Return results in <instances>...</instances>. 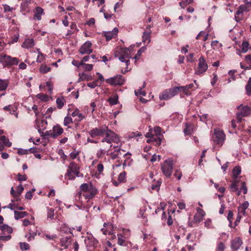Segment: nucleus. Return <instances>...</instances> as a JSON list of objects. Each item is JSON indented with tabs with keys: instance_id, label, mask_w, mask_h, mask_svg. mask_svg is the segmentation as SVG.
I'll return each mask as SVG.
<instances>
[{
	"instance_id": "obj_1",
	"label": "nucleus",
	"mask_w": 251,
	"mask_h": 251,
	"mask_svg": "<svg viewBox=\"0 0 251 251\" xmlns=\"http://www.w3.org/2000/svg\"><path fill=\"white\" fill-rule=\"evenodd\" d=\"M91 137L95 138L98 136H104L101 140L102 147H104V143L110 144L112 142L118 144L121 142L119 136L113 131L109 129L106 125H102L98 127L92 128L88 132Z\"/></svg>"
},
{
	"instance_id": "obj_2",
	"label": "nucleus",
	"mask_w": 251,
	"mask_h": 251,
	"mask_svg": "<svg viewBox=\"0 0 251 251\" xmlns=\"http://www.w3.org/2000/svg\"><path fill=\"white\" fill-rule=\"evenodd\" d=\"M80 189L81 194L87 200L93 198L98 192L97 188L91 183L82 184Z\"/></svg>"
},
{
	"instance_id": "obj_3",
	"label": "nucleus",
	"mask_w": 251,
	"mask_h": 251,
	"mask_svg": "<svg viewBox=\"0 0 251 251\" xmlns=\"http://www.w3.org/2000/svg\"><path fill=\"white\" fill-rule=\"evenodd\" d=\"M80 189L81 194L87 200L93 198L98 192L97 188L91 183L82 184Z\"/></svg>"
},
{
	"instance_id": "obj_4",
	"label": "nucleus",
	"mask_w": 251,
	"mask_h": 251,
	"mask_svg": "<svg viewBox=\"0 0 251 251\" xmlns=\"http://www.w3.org/2000/svg\"><path fill=\"white\" fill-rule=\"evenodd\" d=\"M80 189L81 194L87 200L93 198L98 192L97 188L91 183L82 184Z\"/></svg>"
},
{
	"instance_id": "obj_5",
	"label": "nucleus",
	"mask_w": 251,
	"mask_h": 251,
	"mask_svg": "<svg viewBox=\"0 0 251 251\" xmlns=\"http://www.w3.org/2000/svg\"><path fill=\"white\" fill-rule=\"evenodd\" d=\"M241 173V168L239 166H235L232 170V183L230 186V191L235 192L238 196L240 195V191L238 190V183L239 182Z\"/></svg>"
},
{
	"instance_id": "obj_6",
	"label": "nucleus",
	"mask_w": 251,
	"mask_h": 251,
	"mask_svg": "<svg viewBox=\"0 0 251 251\" xmlns=\"http://www.w3.org/2000/svg\"><path fill=\"white\" fill-rule=\"evenodd\" d=\"M226 139V135L224 131L219 128L215 129L211 136V141L214 146H223Z\"/></svg>"
},
{
	"instance_id": "obj_7",
	"label": "nucleus",
	"mask_w": 251,
	"mask_h": 251,
	"mask_svg": "<svg viewBox=\"0 0 251 251\" xmlns=\"http://www.w3.org/2000/svg\"><path fill=\"white\" fill-rule=\"evenodd\" d=\"M19 62V60L16 57H12L4 53L0 54V63L4 68H10L12 66L17 65Z\"/></svg>"
},
{
	"instance_id": "obj_8",
	"label": "nucleus",
	"mask_w": 251,
	"mask_h": 251,
	"mask_svg": "<svg viewBox=\"0 0 251 251\" xmlns=\"http://www.w3.org/2000/svg\"><path fill=\"white\" fill-rule=\"evenodd\" d=\"M174 166L173 160L168 158L162 164L161 169L163 175L167 178L170 177L172 174Z\"/></svg>"
},
{
	"instance_id": "obj_9",
	"label": "nucleus",
	"mask_w": 251,
	"mask_h": 251,
	"mask_svg": "<svg viewBox=\"0 0 251 251\" xmlns=\"http://www.w3.org/2000/svg\"><path fill=\"white\" fill-rule=\"evenodd\" d=\"M131 50L129 48H121L115 52V56L122 62L125 61V59H129L131 57Z\"/></svg>"
},
{
	"instance_id": "obj_10",
	"label": "nucleus",
	"mask_w": 251,
	"mask_h": 251,
	"mask_svg": "<svg viewBox=\"0 0 251 251\" xmlns=\"http://www.w3.org/2000/svg\"><path fill=\"white\" fill-rule=\"evenodd\" d=\"M179 92L178 87H175L164 91L159 98L161 100H168L175 96Z\"/></svg>"
},
{
	"instance_id": "obj_11",
	"label": "nucleus",
	"mask_w": 251,
	"mask_h": 251,
	"mask_svg": "<svg viewBox=\"0 0 251 251\" xmlns=\"http://www.w3.org/2000/svg\"><path fill=\"white\" fill-rule=\"evenodd\" d=\"M109 148L107 150V155L109 156L112 159L119 158L121 151V147L119 146H114L111 143L108 144Z\"/></svg>"
},
{
	"instance_id": "obj_12",
	"label": "nucleus",
	"mask_w": 251,
	"mask_h": 251,
	"mask_svg": "<svg viewBox=\"0 0 251 251\" xmlns=\"http://www.w3.org/2000/svg\"><path fill=\"white\" fill-rule=\"evenodd\" d=\"M238 110H241L240 112L237 113V120L238 122H241L242 118L250 115L251 113V108L248 106L242 107V105L238 106Z\"/></svg>"
},
{
	"instance_id": "obj_13",
	"label": "nucleus",
	"mask_w": 251,
	"mask_h": 251,
	"mask_svg": "<svg viewBox=\"0 0 251 251\" xmlns=\"http://www.w3.org/2000/svg\"><path fill=\"white\" fill-rule=\"evenodd\" d=\"M208 69V65L203 56H201L199 59L198 67L195 71L196 75H200L205 72Z\"/></svg>"
},
{
	"instance_id": "obj_14",
	"label": "nucleus",
	"mask_w": 251,
	"mask_h": 251,
	"mask_svg": "<svg viewBox=\"0 0 251 251\" xmlns=\"http://www.w3.org/2000/svg\"><path fill=\"white\" fill-rule=\"evenodd\" d=\"M117 229V226L114 225L113 222H108L103 224V227L101 229V230L105 235L107 234L113 235Z\"/></svg>"
},
{
	"instance_id": "obj_15",
	"label": "nucleus",
	"mask_w": 251,
	"mask_h": 251,
	"mask_svg": "<svg viewBox=\"0 0 251 251\" xmlns=\"http://www.w3.org/2000/svg\"><path fill=\"white\" fill-rule=\"evenodd\" d=\"M105 81L111 85H122L124 84L125 78L122 75H119L106 79Z\"/></svg>"
},
{
	"instance_id": "obj_16",
	"label": "nucleus",
	"mask_w": 251,
	"mask_h": 251,
	"mask_svg": "<svg viewBox=\"0 0 251 251\" xmlns=\"http://www.w3.org/2000/svg\"><path fill=\"white\" fill-rule=\"evenodd\" d=\"M63 132V128L58 125L54 126L52 130L46 131L45 132V135L49 137L55 138L61 135Z\"/></svg>"
},
{
	"instance_id": "obj_17",
	"label": "nucleus",
	"mask_w": 251,
	"mask_h": 251,
	"mask_svg": "<svg viewBox=\"0 0 251 251\" xmlns=\"http://www.w3.org/2000/svg\"><path fill=\"white\" fill-rule=\"evenodd\" d=\"M92 43L90 41L85 42L80 47L79 52L81 54H90L92 52Z\"/></svg>"
},
{
	"instance_id": "obj_18",
	"label": "nucleus",
	"mask_w": 251,
	"mask_h": 251,
	"mask_svg": "<svg viewBox=\"0 0 251 251\" xmlns=\"http://www.w3.org/2000/svg\"><path fill=\"white\" fill-rule=\"evenodd\" d=\"M249 205L248 201H246L239 206L238 209V214L236 220H240L243 218V216L245 215L246 210L248 208Z\"/></svg>"
},
{
	"instance_id": "obj_19",
	"label": "nucleus",
	"mask_w": 251,
	"mask_h": 251,
	"mask_svg": "<svg viewBox=\"0 0 251 251\" xmlns=\"http://www.w3.org/2000/svg\"><path fill=\"white\" fill-rule=\"evenodd\" d=\"M118 29L115 27L112 31H105L104 32V36L107 41L110 40L113 38H115L118 34Z\"/></svg>"
},
{
	"instance_id": "obj_20",
	"label": "nucleus",
	"mask_w": 251,
	"mask_h": 251,
	"mask_svg": "<svg viewBox=\"0 0 251 251\" xmlns=\"http://www.w3.org/2000/svg\"><path fill=\"white\" fill-rule=\"evenodd\" d=\"M68 170L73 172V174H75L77 177L83 176V175L80 174L79 172V168L77 164L74 162L70 163Z\"/></svg>"
},
{
	"instance_id": "obj_21",
	"label": "nucleus",
	"mask_w": 251,
	"mask_h": 251,
	"mask_svg": "<svg viewBox=\"0 0 251 251\" xmlns=\"http://www.w3.org/2000/svg\"><path fill=\"white\" fill-rule=\"evenodd\" d=\"M247 8L245 5H241L239 7L235 14V19L237 22L241 21L243 17V13L246 11Z\"/></svg>"
},
{
	"instance_id": "obj_22",
	"label": "nucleus",
	"mask_w": 251,
	"mask_h": 251,
	"mask_svg": "<svg viewBox=\"0 0 251 251\" xmlns=\"http://www.w3.org/2000/svg\"><path fill=\"white\" fill-rule=\"evenodd\" d=\"M243 242L239 238H236L231 242V248L232 250L237 251L242 245Z\"/></svg>"
},
{
	"instance_id": "obj_23",
	"label": "nucleus",
	"mask_w": 251,
	"mask_h": 251,
	"mask_svg": "<svg viewBox=\"0 0 251 251\" xmlns=\"http://www.w3.org/2000/svg\"><path fill=\"white\" fill-rule=\"evenodd\" d=\"M118 244L121 246H127L131 247V243L126 241L124 238V236L121 234H118Z\"/></svg>"
},
{
	"instance_id": "obj_24",
	"label": "nucleus",
	"mask_w": 251,
	"mask_h": 251,
	"mask_svg": "<svg viewBox=\"0 0 251 251\" xmlns=\"http://www.w3.org/2000/svg\"><path fill=\"white\" fill-rule=\"evenodd\" d=\"M34 13L33 19L38 21L41 20V16L44 13L43 9L40 7H37Z\"/></svg>"
},
{
	"instance_id": "obj_25",
	"label": "nucleus",
	"mask_w": 251,
	"mask_h": 251,
	"mask_svg": "<svg viewBox=\"0 0 251 251\" xmlns=\"http://www.w3.org/2000/svg\"><path fill=\"white\" fill-rule=\"evenodd\" d=\"M35 45L34 41L33 39H26L22 45V47L25 49H30Z\"/></svg>"
},
{
	"instance_id": "obj_26",
	"label": "nucleus",
	"mask_w": 251,
	"mask_h": 251,
	"mask_svg": "<svg viewBox=\"0 0 251 251\" xmlns=\"http://www.w3.org/2000/svg\"><path fill=\"white\" fill-rule=\"evenodd\" d=\"M193 86L194 84L192 83L187 85L185 86H179L178 87L179 91L183 92V93L186 96H189L191 95V92L189 91V89H191Z\"/></svg>"
},
{
	"instance_id": "obj_27",
	"label": "nucleus",
	"mask_w": 251,
	"mask_h": 251,
	"mask_svg": "<svg viewBox=\"0 0 251 251\" xmlns=\"http://www.w3.org/2000/svg\"><path fill=\"white\" fill-rule=\"evenodd\" d=\"M1 146V151L4 149V146L7 147H10L11 146V143L9 142L8 139H7L5 136H1L0 137V146Z\"/></svg>"
},
{
	"instance_id": "obj_28",
	"label": "nucleus",
	"mask_w": 251,
	"mask_h": 251,
	"mask_svg": "<svg viewBox=\"0 0 251 251\" xmlns=\"http://www.w3.org/2000/svg\"><path fill=\"white\" fill-rule=\"evenodd\" d=\"M2 221H0V230H1L3 233H11L13 231L12 228L6 225L2 224Z\"/></svg>"
},
{
	"instance_id": "obj_29",
	"label": "nucleus",
	"mask_w": 251,
	"mask_h": 251,
	"mask_svg": "<svg viewBox=\"0 0 251 251\" xmlns=\"http://www.w3.org/2000/svg\"><path fill=\"white\" fill-rule=\"evenodd\" d=\"M205 215V212L203 209L198 208L197 213L195 215L194 220H201Z\"/></svg>"
},
{
	"instance_id": "obj_30",
	"label": "nucleus",
	"mask_w": 251,
	"mask_h": 251,
	"mask_svg": "<svg viewBox=\"0 0 251 251\" xmlns=\"http://www.w3.org/2000/svg\"><path fill=\"white\" fill-rule=\"evenodd\" d=\"M79 78L77 82H80L82 80H91L92 79V77L91 75H87L84 73H79L78 74Z\"/></svg>"
},
{
	"instance_id": "obj_31",
	"label": "nucleus",
	"mask_w": 251,
	"mask_h": 251,
	"mask_svg": "<svg viewBox=\"0 0 251 251\" xmlns=\"http://www.w3.org/2000/svg\"><path fill=\"white\" fill-rule=\"evenodd\" d=\"M151 31L144 32L142 35V42L144 43L147 42V44H149L151 41Z\"/></svg>"
},
{
	"instance_id": "obj_32",
	"label": "nucleus",
	"mask_w": 251,
	"mask_h": 251,
	"mask_svg": "<svg viewBox=\"0 0 251 251\" xmlns=\"http://www.w3.org/2000/svg\"><path fill=\"white\" fill-rule=\"evenodd\" d=\"M3 109L5 111H9L10 114H13L14 112L16 111L17 108L15 105L10 104L4 106Z\"/></svg>"
},
{
	"instance_id": "obj_33",
	"label": "nucleus",
	"mask_w": 251,
	"mask_h": 251,
	"mask_svg": "<svg viewBox=\"0 0 251 251\" xmlns=\"http://www.w3.org/2000/svg\"><path fill=\"white\" fill-rule=\"evenodd\" d=\"M15 218L16 220L22 219L27 215V213L26 212H20L17 211H14Z\"/></svg>"
},
{
	"instance_id": "obj_34",
	"label": "nucleus",
	"mask_w": 251,
	"mask_h": 251,
	"mask_svg": "<svg viewBox=\"0 0 251 251\" xmlns=\"http://www.w3.org/2000/svg\"><path fill=\"white\" fill-rule=\"evenodd\" d=\"M65 102V100L62 97H59V98H57V99L56 100V103L57 107L59 109H61L63 107Z\"/></svg>"
},
{
	"instance_id": "obj_35",
	"label": "nucleus",
	"mask_w": 251,
	"mask_h": 251,
	"mask_svg": "<svg viewBox=\"0 0 251 251\" xmlns=\"http://www.w3.org/2000/svg\"><path fill=\"white\" fill-rule=\"evenodd\" d=\"M23 221V226L27 227V229L28 230V229L31 228L32 229H35V227L34 226V223L32 222V221Z\"/></svg>"
},
{
	"instance_id": "obj_36",
	"label": "nucleus",
	"mask_w": 251,
	"mask_h": 251,
	"mask_svg": "<svg viewBox=\"0 0 251 251\" xmlns=\"http://www.w3.org/2000/svg\"><path fill=\"white\" fill-rule=\"evenodd\" d=\"M8 80L0 79V91L5 90L8 87Z\"/></svg>"
},
{
	"instance_id": "obj_37",
	"label": "nucleus",
	"mask_w": 251,
	"mask_h": 251,
	"mask_svg": "<svg viewBox=\"0 0 251 251\" xmlns=\"http://www.w3.org/2000/svg\"><path fill=\"white\" fill-rule=\"evenodd\" d=\"M70 239L68 238H63L61 239L60 244L61 246L65 249L67 248L70 245Z\"/></svg>"
},
{
	"instance_id": "obj_38",
	"label": "nucleus",
	"mask_w": 251,
	"mask_h": 251,
	"mask_svg": "<svg viewBox=\"0 0 251 251\" xmlns=\"http://www.w3.org/2000/svg\"><path fill=\"white\" fill-rule=\"evenodd\" d=\"M108 102L111 105H115L118 102V96L115 94L113 97H110L108 100Z\"/></svg>"
},
{
	"instance_id": "obj_39",
	"label": "nucleus",
	"mask_w": 251,
	"mask_h": 251,
	"mask_svg": "<svg viewBox=\"0 0 251 251\" xmlns=\"http://www.w3.org/2000/svg\"><path fill=\"white\" fill-rule=\"evenodd\" d=\"M3 9H4V12L5 13H6V12L13 13V12L14 11H15V10L16 9L15 7L10 6V5L7 4H3Z\"/></svg>"
},
{
	"instance_id": "obj_40",
	"label": "nucleus",
	"mask_w": 251,
	"mask_h": 251,
	"mask_svg": "<svg viewBox=\"0 0 251 251\" xmlns=\"http://www.w3.org/2000/svg\"><path fill=\"white\" fill-rule=\"evenodd\" d=\"M146 50V48L145 47H143L142 48H141L138 51H137V53L136 54L135 56L133 58V59H135V62L136 63L137 60H138L141 55V53L144 52Z\"/></svg>"
},
{
	"instance_id": "obj_41",
	"label": "nucleus",
	"mask_w": 251,
	"mask_h": 251,
	"mask_svg": "<svg viewBox=\"0 0 251 251\" xmlns=\"http://www.w3.org/2000/svg\"><path fill=\"white\" fill-rule=\"evenodd\" d=\"M73 123L72 118L70 116H66L65 117L64 120V125L67 126L68 128H70L71 126H69L70 124Z\"/></svg>"
},
{
	"instance_id": "obj_42",
	"label": "nucleus",
	"mask_w": 251,
	"mask_h": 251,
	"mask_svg": "<svg viewBox=\"0 0 251 251\" xmlns=\"http://www.w3.org/2000/svg\"><path fill=\"white\" fill-rule=\"evenodd\" d=\"M36 97L42 101H47L49 100V97L44 94L40 93L36 95Z\"/></svg>"
},
{
	"instance_id": "obj_43",
	"label": "nucleus",
	"mask_w": 251,
	"mask_h": 251,
	"mask_svg": "<svg viewBox=\"0 0 251 251\" xmlns=\"http://www.w3.org/2000/svg\"><path fill=\"white\" fill-rule=\"evenodd\" d=\"M50 71V68L46 65L43 64L40 68V71L43 74L47 73Z\"/></svg>"
},
{
	"instance_id": "obj_44",
	"label": "nucleus",
	"mask_w": 251,
	"mask_h": 251,
	"mask_svg": "<svg viewBox=\"0 0 251 251\" xmlns=\"http://www.w3.org/2000/svg\"><path fill=\"white\" fill-rule=\"evenodd\" d=\"M184 132L185 135H190L192 132V129L190 125L185 124V127L184 129Z\"/></svg>"
},
{
	"instance_id": "obj_45",
	"label": "nucleus",
	"mask_w": 251,
	"mask_h": 251,
	"mask_svg": "<svg viewBox=\"0 0 251 251\" xmlns=\"http://www.w3.org/2000/svg\"><path fill=\"white\" fill-rule=\"evenodd\" d=\"M46 55L42 53L41 51H39V54H38L36 58V62L38 63H41L45 59Z\"/></svg>"
},
{
	"instance_id": "obj_46",
	"label": "nucleus",
	"mask_w": 251,
	"mask_h": 251,
	"mask_svg": "<svg viewBox=\"0 0 251 251\" xmlns=\"http://www.w3.org/2000/svg\"><path fill=\"white\" fill-rule=\"evenodd\" d=\"M249 44L248 41H243L242 44V52L246 53L248 50Z\"/></svg>"
},
{
	"instance_id": "obj_47",
	"label": "nucleus",
	"mask_w": 251,
	"mask_h": 251,
	"mask_svg": "<svg viewBox=\"0 0 251 251\" xmlns=\"http://www.w3.org/2000/svg\"><path fill=\"white\" fill-rule=\"evenodd\" d=\"M104 154L107 155V150H105L104 149H100L96 153L97 157L98 158H101L102 156Z\"/></svg>"
},
{
	"instance_id": "obj_48",
	"label": "nucleus",
	"mask_w": 251,
	"mask_h": 251,
	"mask_svg": "<svg viewBox=\"0 0 251 251\" xmlns=\"http://www.w3.org/2000/svg\"><path fill=\"white\" fill-rule=\"evenodd\" d=\"M29 3H30V1L26 0L21 3V6L23 11H25V12H27L29 11V9L27 8V6Z\"/></svg>"
},
{
	"instance_id": "obj_49",
	"label": "nucleus",
	"mask_w": 251,
	"mask_h": 251,
	"mask_svg": "<svg viewBox=\"0 0 251 251\" xmlns=\"http://www.w3.org/2000/svg\"><path fill=\"white\" fill-rule=\"evenodd\" d=\"M28 231L29 232L30 235L27 237V240L28 241L32 240L34 239V235H36V232L35 229H32L31 228L28 229Z\"/></svg>"
},
{
	"instance_id": "obj_50",
	"label": "nucleus",
	"mask_w": 251,
	"mask_h": 251,
	"mask_svg": "<svg viewBox=\"0 0 251 251\" xmlns=\"http://www.w3.org/2000/svg\"><path fill=\"white\" fill-rule=\"evenodd\" d=\"M65 177H68V179L70 180H73L76 176L75 174H73V172L70 171H67V174L65 176Z\"/></svg>"
},
{
	"instance_id": "obj_51",
	"label": "nucleus",
	"mask_w": 251,
	"mask_h": 251,
	"mask_svg": "<svg viewBox=\"0 0 251 251\" xmlns=\"http://www.w3.org/2000/svg\"><path fill=\"white\" fill-rule=\"evenodd\" d=\"M211 45L213 49H218L222 46V44L217 40L212 41Z\"/></svg>"
},
{
	"instance_id": "obj_52",
	"label": "nucleus",
	"mask_w": 251,
	"mask_h": 251,
	"mask_svg": "<svg viewBox=\"0 0 251 251\" xmlns=\"http://www.w3.org/2000/svg\"><path fill=\"white\" fill-rule=\"evenodd\" d=\"M54 210L52 208L48 209L47 215L48 218L53 219L54 218Z\"/></svg>"
},
{
	"instance_id": "obj_53",
	"label": "nucleus",
	"mask_w": 251,
	"mask_h": 251,
	"mask_svg": "<svg viewBox=\"0 0 251 251\" xmlns=\"http://www.w3.org/2000/svg\"><path fill=\"white\" fill-rule=\"evenodd\" d=\"M98 82H99V80H96L92 82L88 83L87 86L91 88H92V89L95 88V87H96L97 86H98L99 85Z\"/></svg>"
},
{
	"instance_id": "obj_54",
	"label": "nucleus",
	"mask_w": 251,
	"mask_h": 251,
	"mask_svg": "<svg viewBox=\"0 0 251 251\" xmlns=\"http://www.w3.org/2000/svg\"><path fill=\"white\" fill-rule=\"evenodd\" d=\"M246 89L247 91V94L248 95L251 94V78H250L248 82V84L246 85Z\"/></svg>"
},
{
	"instance_id": "obj_55",
	"label": "nucleus",
	"mask_w": 251,
	"mask_h": 251,
	"mask_svg": "<svg viewBox=\"0 0 251 251\" xmlns=\"http://www.w3.org/2000/svg\"><path fill=\"white\" fill-rule=\"evenodd\" d=\"M245 61L247 63V64L249 65V67H247V69H251V55H248L245 56Z\"/></svg>"
},
{
	"instance_id": "obj_56",
	"label": "nucleus",
	"mask_w": 251,
	"mask_h": 251,
	"mask_svg": "<svg viewBox=\"0 0 251 251\" xmlns=\"http://www.w3.org/2000/svg\"><path fill=\"white\" fill-rule=\"evenodd\" d=\"M126 178V172H123L121 173L118 176V180L120 182H123Z\"/></svg>"
},
{
	"instance_id": "obj_57",
	"label": "nucleus",
	"mask_w": 251,
	"mask_h": 251,
	"mask_svg": "<svg viewBox=\"0 0 251 251\" xmlns=\"http://www.w3.org/2000/svg\"><path fill=\"white\" fill-rule=\"evenodd\" d=\"M20 245L21 249L22 250L26 251L29 249V245L26 243H20Z\"/></svg>"
},
{
	"instance_id": "obj_58",
	"label": "nucleus",
	"mask_w": 251,
	"mask_h": 251,
	"mask_svg": "<svg viewBox=\"0 0 251 251\" xmlns=\"http://www.w3.org/2000/svg\"><path fill=\"white\" fill-rule=\"evenodd\" d=\"M134 92L136 96L142 95L143 96H145L146 95V92L145 91L142 90V88H140L137 90H135Z\"/></svg>"
},
{
	"instance_id": "obj_59",
	"label": "nucleus",
	"mask_w": 251,
	"mask_h": 251,
	"mask_svg": "<svg viewBox=\"0 0 251 251\" xmlns=\"http://www.w3.org/2000/svg\"><path fill=\"white\" fill-rule=\"evenodd\" d=\"M83 66V68L85 71H90L92 70L93 66L92 64H85L83 63L82 65Z\"/></svg>"
},
{
	"instance_id": "obj_60",
	"label": "nucleus",
	"mask_w": 251,
	"mask_h": 251,
	"mask_svg": "<svg viewBox=\"0 0 251 251\" xmlns=\"http://www.w3.org/2000/svg\"><path fill=\"white\" fill-rule=\"evenodd\" d=\"M238 190L240 191V192L241 191V190H243L244 194H247L248 189H247V187L246 185V183L245 182H242L241 187L240 189V190L238 189Z\"/></svg>"
},
{
	"instance_id": "obj_61",
	"label": "nucleus",
	"mask_w": 251,
	"mask_h": 251,
	"mask_svg": "<svg viewBox=\"0 0 251 251\" xmlns=\"http://www.w3.org/2000/svg\"><path fill=\"white\" fill-rule=\"evenodd\" d=\"M225 247L222 242L219 243L217 247L216 251H224L225 250Z\"/></svg>"
},
{
	"instance_id": "obj_62",
	"label": "nucleus",
	"mask_w": 251,
	"mask_h": 251,
	"mask_svg": "<svg viewBox=\"0 0 251 251\" xmlns=\"http://www.w3.org/2000/svg\"><path fill=\"white\" fill-rule=\"evenodd\" d=\"M182 176V174L181 172H180L179 170H176L174 174V176H175L177 179L179 180Z\"/></svg>"
},
{
	"instance_id": "obj_63",
	"label": "nucleus",
	"mask_w": 251,
	"mask_h": 251,
	"mask_svg": "<svg viewBox=\"0 0 251 251\" xmlns=\"http://www.w3.org/2000/svg\"><path fill=\"white\" fill-rule=\"evenodd\" d=\"M152 141H154L155 145L157 146L160 145L162 142V140L161 138L158 137L157 136H155Z\"/></svg>"
},
{
	"instance_id": "obj_64",
	"label": "nucleus",
	"mask_w": 251,
	"mask_h": 251,
	"mask_svg": "<svg viewBox=\"0 0 251 251\" xmlns=\"http://www.w3.org/2000/svg\"><path fill=\"white\" fill-rule=\"evenodd\" d=\"M18 179L20 181H25L27 179V177L25 175H21L18 174L17 175Z\"/></svg>"
}]
</instances>
